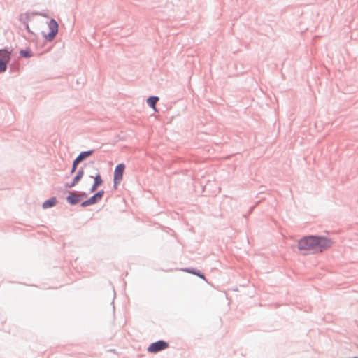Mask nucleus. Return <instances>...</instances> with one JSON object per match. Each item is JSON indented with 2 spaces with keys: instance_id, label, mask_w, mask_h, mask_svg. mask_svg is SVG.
Returning <instances> with one entry per match:
<instances>
[{
  "instance_id": "nucleus-1",
  "label": "nucleus",
  "mask_w": 358,
  "mask_h": 358,
  "mask_svg": "<svg viewBox=\"0 0 358 358\" xmlns=\"http://www.w3.org/2000/svg\"><path fill=\"white\" fill-rule=\"evenodd\" d=\"M332 241L324 237L307 236L301 238L298 243V248L304 254L322 252L330 248Z\"/></svg>"
},
{
  "instance_id": "nucleus-2",
  "label": "nucleus",
  "mask_w": 358,
  "mask_h": 358,
  "mask_svg": "<svg viewBox=\"0 0 358 358\" xmlns=\"http://www.w3.org/2000/svg\"><path fill=\"white\" fill-rule=\"evenodd\" d=\"M10 59V52L4 49L0 50V73L6 71Z\"/></svg>"
},
{
  "instance_id": "nucleus-3",
  "label": "nucleus",
  "mask_w": 358,
  "mask_h": 358,
  "mask_svg": "<svg viewBox=\"0 0 358 358\" xmlns=\"http://www.w3.org/2000/svg\"><path fill=\"white\" fill-rule=\"evenodd\" d=\"M169 343L164 341H158L150 345L148 351L150 353H157L169 348Z\"/></svg>"
},
{
  "instance_id": "nucleus-4",
  "label": "nucleus",
  "mask_w": 358,
  "mask_h": 358,
  "mask_svg": "<svg viewBox=\"0 0 358 358\" xmlns=\"http://www.w3.org/2000/svg\"><path fill=\"white\" fill-rule=\"evenodd\" d=\"M125 169V165L124 164H118L114 171V185L119 184L123 178V173Z\"/></svg>"
},
{
  "instance_id": "nucleus-5",
  "label": "nucleus",
  "mask_w": 358,
  "mask_h": 358,
  "mask_svg": "<svg viewBox=\"0 0 358 358\" xmlns=\"http://www.w3.org/2000/svg\"><path fill=\"white\" fill-rule=\"evenodd\" d=\"M103 194H104L103 190L98 192L94 196L90 197L88 200L83 202L81 206H90V205L96 203L98 201H99L102 199Z\"/></svg>"
},
{
  "instance_id": "nucleus-6",
  "label": "nucleus",
  "mask_w": 358,
  "mask_h": 358,
  "mask_svg": "<svg viewBox=\"0 0 358 358\" xmlns=\"http://www.w3.org/2000/svg\"><path fill=\"white\" fill-rule=\"evenodd\" d=\"M48 28L50 29V32L46 36L49 41H52L58 31V24L55 20H51L48 23Z\"/></svg>"
},
{
  "instance_id": "nucleus-7",
  "label": "nucleus",
  "mask_w": 358,
  "mask_h": 358,
  "mask_svg": "<svg viewBox=\"0 0 358 358\" xmlns=\"http://www.w3.org/2000/svg\"><path fill=\"white\" fill-rule=\"evenodd\" d=\"M82 196H86V195L85 194H79L76 192H72L67 196L66 199L69 203L75 205L80 201Z\"/></svg>"
},
{
  "instance_id": "nucleus-8",
  "label": "nucleus",
  "mask_w": 358,
  "mask_h": 358,
  "mask_svg": "<svg viewBox=\"0 0 358 358\" xmlns=\"http://www.w3.org/2000/svg\"><path fill=\"white\" fill-rule=\"evenodd\" d=\"M83 174H84L83 169H80L78 172V173L76 176V177L73 178V182L71 183V184H66V187H68V188H71V187H74L80 181V180L82 178V177L83 176Z\"/></svg>"
},
{
  "instance_id": "nucleus-9",
  "label": "nucleus",
  "mask_w": 358,
  "mask_h": 358,
  "mask_svg": "<svg viewBox=\"0 0 358 358\" xmlns=\"http://www.w3.org/2000/svg\"><path fill=\"white\" fill-rule=\"evenodd\" d=\"M92 151L81 152L76 159V163H80L82 160L90 157L92 155Z\"/></svg>"
},
{
  "instance_id": "nucleus-10",
  "label": "nucleus",
  "mask_w": 358,
  "mask_h": 358,
  "mask_svg": "<svg viewBox=\"0 0 358 358\" xmlns=\"http://www.w3.org/2000/svg\"><path fill=\"white\" fill-rule=\"evenodd\" d=\"M158 100L159 98L157 96H150L147 99V103L151 108H152L156 111L157 110L155 105Z\"/></svg>"
},
{
  "instance_id": "nucleus-11",
  "label": "nucleus",
  "mask_w": 358,
  "mask_h": 358,
  "mask_svg": "<svg viewBox=\"0 0 358 358\" xmlns=\"http://www.w3.org/2000/svg\"><path fill=\"white\" fill-rule=\"evenodd\" d=\"M56 199L55 197H52L47 201H45L43 204V207L44 208H48L54 206L56 204Z\"/></svg>"
},
{
  "instance_id": "nucleus-12",
  "label": "nucleus",
  "mask_w": 358,
  "mask_h": 358,
  "mask_svg": "<svg viewBox=\"0 0 358 358\" xmlns=\"http://www.w3.org/2000/svg\"><path fill=\"white\" fill-rule=\"evenodd\" d=\"M20 54L23 57H30L32 54L29 50H23L20 52Z\"/></svg>"
},
{
  "instance_id": "nucleus-13",
  "label": "nucleus",
  "mask_w": 358,
  "mask_h": 358,
  "mask_svg": "<svg viewBox=\"0 0 358 358\" xmlns=\"http://www.w3.org/2000/svg\"><path fill=\"white\" fill-rule=\"evenodd\" d=\"M103 182V180L101 178V176L99 174H97L95 177H94V184L97 185L98 186H99L100 185H101Z\"/></svg>"
},
{
  "instance_id": "nucleus-14",
  "label": "nucleus",
  "mask_w": 358,
  "mask_h": 358,
  "mask_svg": "<svg viewBox=\"0 0 358 358\" xmlns=\"http://www.w3.org/2000/svg\"><path fill=\"white\" fill-rule=\"evenodd\" d=\"M79 163H76V159L73 161V166H72V169H71V173H73L75 172L76 169V167H77V165Z\"/></svg>"
},
{
  "instance_id": "nucleus-15",
  "label": "nucleus",
  "mask_w": 358,
  "mask_h": 358,
  "mask_svg": "<svg viewBox=\"0 0 358 358\" xmlns=\"http://www.w3.org/2000/svg\"><path fill=\"white\" fill-rule=\"evenodd\" d=\"M98 187L99 186L97 185L94 183V185L92 187L91 192H93L96 191Z\"/></svg>"
}]
</instances>
